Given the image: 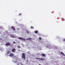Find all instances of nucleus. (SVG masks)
Here are the masks:
<instances>
[{
    "instance_id": "11",
    "label": "nucleus",
    "mask_w": 65,
    "mask_h": 65,
    "mask_svg": "<svg viewBox=\"0 0 65 65\" xmlns=\"http://www.w3.org/2000/svg\"><path fill=\"white\" fill-rule=\"evenodd\" d=\"M37 60H40V58H35Z\"/></svg>"
},
{
    "instance_id": "21",
    "label": "nucleus",
    "mask_w": 65,
    "mask_h": 65,
    "mask_svg": "<svg viewBox=\"0 0 65 65\" xmlns=\"http://www.w3.org/2000/svg\"><path fill=\"white\" fill-rule=\"evenodd\" d=\"M21 13L19 14V16H20V15H21Z\"/></svg>"
},
{
    "instance_id": "26",
    "label": "nucleus",
    "mask_w": 65,
    "mask_h": 65,
    "mask_svg": "<svg viewBox=\"0 0 65 65\" xmlns=\"http://www.w3.org/2000/svg\"><path fill=\"white\" fill-rule=\"evenodd\" d=\"M0 40H2V39L0 38Z\"/></svg>"
},
{
    "instance_id": "17",
    "label": "nucleus",
    "mask_w": 65,
    "mask_h": 65,
    "mask_svg": "<svg viewBox=\"0 0 65 65\" xmlns=\"http://www.w3.org/2000/svg\"><path fill=\"white\" fill-rule=\"evenodd\" d=\"M29 40V38H27L26 39V40Z\"/></svg>"
},
{
    "instance_id": "16",
    "label": "nucleus",
    "mask_w": 65,
    "mask_h": 65,
    "mask_svg": "<svg viewBox=\"0 0 65 65\" xmlns=\"http://www.w3.org/2000/svg\"><path fill=\"white\" fill-rule=\"evenodd\" d=\"M30 28L31 29H34V27H32V26H31Z\"/></svg>"
},
{
    "instance_id": "8",
    "label": "nucleus",
    "mask_w": 65,
    "mask_h": 65,
    "mask_svg": "<svg viewBox=\"0 0 65 65\" xmlns=\"http://www.w3.org/2000/svg\"><path fill=\"white\" fill-rule=\"evenodd\" d=\"M41 55L43 57H46V55H45V54L43 53L42 54H41Z\"/></svg>"
},
{
    "instance_id": "3",
    "label": "nucleus",
    "mask_w": 65,
    "mask_h": 65,
    "mask_svg": "<svg viewBox=\"0 0 65 65\" xmlns=\"http://www.w3.org/2000/svg\"><path fill=\"white\" fill-rule=\"evenodd\" d=\"M16 50L15 49V48H13L12 49L11 51L12 52H13V53H14V52H15Z\"/></svg>"
},
{
    "instance_id": "15",
    "label": "nucleus",
    "mask_w": 65,
    "mask_h": 65,
    "mask_svg": "<svg viewBox=\"0 0 65 65\" xmlns=\"http://www.w3.org/2000/svg\"><path fill=\"white\" fill-rule=\"evenodd\" d=\"M40 60H44V58H40Z\"/></svg>"
},
{
    "instance_id": "22",
    "label": "nucleus",
    "mask_w": 65,
    "mask_h": 65,
    "mask_svg": "<svg viewBox=\"0 0 65 65\" xmlns=\"http://www.w3.org/2000/svg\"><path fill=\"white\" fill-rule=\"evenodd\" d=\"M63 40L64 41H65V39H64Z\"/></svg>"
},
{
    "instance_id": "10",
    "label": "nucleus",
    "mask_w": 65,
    "mask_h": 65,
    "mask_svg": "<svg viewBox=\"0 0 65 65\" xmlns=\"http://www.w3.org/2000/svg\"><path fill=\"white\" fill-rule=\"evenodd\" d=\"M34 32L35 33L37 34V32H38V30H36Z\"/></svg>"
},
{
    "instance_id": "7",
    "label": "nucleus",
    "mask_w": 65,
    "mask_h": 65,
    "mask_svg": "<svg viewBox=\"0 0 65 65\" xmlns=\"http://www.w3.org/2000/svg\"><path fill=\"white\" fill-rule=\"evenodd\" d=\"M13 59L14 60H18V58L15 56L13 57Z\"/></svg>"
},
{
    "instance_id": "19",
    "label": "nucleus",
    "mask_w": 65,
    "mask_h": 65,
    "mask_svg": "<svg viewBox=\"0 0 65 65\" xmlns=\"http://www.w3.org/2000/svg\"><path fill=\"white\" fill-rule=\"evenodd\" d=\"M29 38V40H30V39H31V38Z\"/></svg>"
},
{
    "instance_id": "28",
    "label": "nucleus",
    "mask_w": 65,
    "mask_h": 65,
    "mask_svg": "<svg viewBox=\"0 0 65 65\" xmlns=\"http://www.w3.org/2000/svg\"><path fill=\"white\" fill-rule=\"evenodd\" d=\"M21 65H24L23 64H21Z\"/></svg>"
},
{
    "instance_id": "5",
    "label": "nucleus",
    "mask_w": 65,
    "mask_h": 65,
    "mask_svg": "<svg viewBox=\"0 0 65 65\" xmlns=\"http://www.w3.org/2000/svg\"><path fill=\"white\" fill-rule=\"evenodd\" d=\"M10 45V43L9 42L6 43L5 45L6 46H8V45Z\"/></svg>"
},
{
    "instance_id": "20",
    "label": "nucleus",
    "mask_w": 65,
    "mask_h": 65,
    "mask_svg": "<svg viewBox=\"0 0 65 65\" xmlns=\"http://www.w3.org/2000/svg\"><path fill=\"white\" fill-rule=\"evenodd\" d=\"M13 43L14 44L16 43H15V42L14 41L13 42Z\"/></svg>"
},
{
    "instance_id": "25",
    "label": "nucleus",
    "mask_w": 65,
    "mask_h": 65,
    "mask_svg": "<svg viewBox=\"0 0 65 65\" xmlns=\"http://www.w3.org/2000/svg\"><path fill=\"white\" fill-rule=\"evenodd\" d=\"M20 64H22V62H20Z\"/></svg>"
},
{
    "instance_id": "9",
    "label": "nucleus",
    "mask_w": 65,
    "mask_h": 65,
    "mask_svg": "<svg viewBox=\"0 0 65 65\" xmlns=\"http://www.w3.org/2000/svg\"><path fill=\"white\" fill-rule=\"evenodd\" d=\"M61 54L62 55H63V56H65V54H64V53H63V52H61Z\"/></svg>"
},
{
    "instance_id": "29",
    "label": "nucleus",
    "mask_w": 65,
    "mask_h": 65,
    "mask_svg": "<svg viewBox=\"0 0 65 65\" xmlns=\"http://www.w3.org/2000/svg\"><path fill=\"white\" fill-rule=\"evenodd\" d=\"M39 65H41V64H39Z\"/></svg>"
},
{
    "instance_id": "2",
    "label": "nucleus",
    "mask_w": 65,
    "mask_h": 65,
    "mask_svg": "<svg viewBox=\"0 0 65 65\" xmlns=\"http://www.w3.org/2000/svg\"><path fill=\"white\" fill-rule=\"evenodd\" d=\"M18 38L19 39H20V40H23V41H25V39H24L23 38L19 37H18Z\"/></svg>"
},
{
    "instance_id": "1",
    "label": "nucleus",
    "mask_w": 65,
    "mask_h": 65,
    "mask_svg": "<svg viewBox=\"0 0 65 65\" xmlns=\"http://www.w3.org/2000/svg\"><path fill=\"white\" fill-rule=\"evenodd\" d=\"M25 54L24 53H23L22 54V58L25 60L26 59V57L25 56Z\"/></svg>"
},
{
    "instance_id": "14",
    "label": "nucleus",
    "mask_w": 65,
    "mask_h": 65,
    "mask_svg": "<svg viewBox=\"0 0 65 65\" xmlns=\"http://www.w3.org/2000/svg\"><path fill=\"white\" fill-rule=\"evenodd\" d=\"M18 48H21V47L19 46H18Z\"/></svg>"
},
{
    "instance_id": "6",
    "label": "nucleus",
    "mask_w": 65,
    "mask_h": 65,
    "mask_svg": "<svg viewBox=\"0 0 65 65\" xmlns=\"http://www.w3.org/2000/svg\"><path fill=\"white\" fill-rule=\"evenodd\" d=\"M11 29H13V30L14 31H15V28L13 26H12L11 27Z\"/></svg>"
},
{
    "instance_id": "4",
    "label": "nucleus",
    "mask_w": 65,
    "mask_h": 65,
    "mask_svg": "<svg viewBox=\"0 0 65 65\" xmlns=\"http://www.w3.org/2000/svg\"><path fill=\"white\" fill-rule=\"evenodd\" d=\"M14 56V54L13 53H11L9 55L10 57H13Z\"/></svg>"
},
{
    "instance_id": "13",
    "label": "nucleus",
    "mask_w": 65,
    "mask_h": 65,
    "mask_svg": "<svg viewBox=\"0 0 65 65\" xmlns=\"http://www.w3.org/2000/svg\"><path fill=\"white\" fill-rule=\"evenodd\" d=\"M11 52L10 51H9L8 52H7V54H9V53H10Z\"/></svg>"
},
{
    "instance_id": "23",
    "label": "nucleus",
    "mask_w": 65,
    "mask_h": 65,
    "mask_svg": "<svg viewBox=\"0 0 65 65\" xmlns=\"http://www.w3.org/2000/svg\"><path fill=\"white\" fill-rule=\"evenodd\" d=\"M11 37H12V38H14V37L13 36H12Z\"/></svg>"
},
{
    "instance_id": "12",
    "label": "nucleus",
    "mask_w": 65,
    "mask_h": 65,
    "mask_svg": "<svg viewBox=\"0 0 65 65\" xmlns=\"http://www.w3.org/2000/svg\"><path fill=\"white\" fill-rule=\"evenodd\" d=\"M26 33H27L28 34H29V31L27 30V31H26Z\"/></svg>"
},
{
    "instance_id": "27",
    "label": "nucleus",
    "mask_w": 65,
    "mask_h": 65,
    "mask_svg": "<svg viewBox=\"0 0 65 65\" xmlns=\"http://www.w3.org/2000/svg\"><path fill=\"white\" fill-rule=\"evenodd\" d=\"M17 65H19V64L18 63V64H17Z\"/></svg>"
},
{
    "instance_id": "24",
    "label": "nucleus",
    "mask_w": 65,
    "mask_h": 65,
    "mask_svg": "<svg viewBox=\"0 0 65 65\" xmlns=\"http://www.w3.org/2000/svg\"><path fill=\"white\" fill-rule=\"evenodd\" d=\"M17 30H20V29L19 28H17Z\"/></svg>"
},
{
    "instance_id": "18",
    "label": "nucleus",
    "mask_w": 65,
    "mask_h": 65,
    "mask_svg": "<svg viewBox=\"0 0 65 65\" xmlns=\"http://www.w3.org/2000/svg\"><path fill=\"white\" fill-rule=\"evenodd\" d=\"M39 39H40V40H41V39H42L40 37L39 38Z\"/></svg>"
}]
</instances>
